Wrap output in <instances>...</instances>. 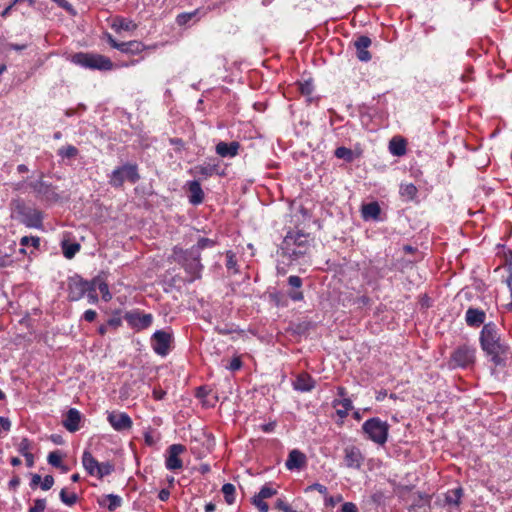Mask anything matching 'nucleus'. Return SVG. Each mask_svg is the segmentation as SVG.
Instances as JSON below:
<instances>
[{
    "label": "nucleus",
    "instance_id": "nucleus-1",
    "mask_svg": "<svg viewBox=\"0 0 512 512\" xmlns=\"http://www.w3.org/2000/svg\"><path fill=\"white\" fill-rule=\"evenodd\" d=\"M309 247L310 236L301 231H289L281 244L283 254L293 260L305 255Z\"/></svg>",
    "mask_w": 512,
    "mask_h": 512
},
{
    "label": "nucleus",
    "instance_id": "nucleus-2",
    "mask_svg": "<svg viewBox=\"0 0 512 512\" xmlns=\"http://www.w3.org/2000/svg\"><path fill=\"white\" fill-rule=\"evenodd\" d=\"M175 260L181 264L187 274H189V282H193L201 277L203 265L200 262V253L197 249H186L175 247L173 250Z\"/></svg>",
    "mask_w": 512,
    "mask_h": 512
},
{
    "label": "nucleus",
    "instance_id": "nucleus-3",
    "mask_svg": "<svg viewBox=\"0 0 512 512\" xmlns=\"http://www.w3.org/2000/svg\"><path fill=\"white\" fill-rule=\"evenodd\" d=\"M70 61L75 65L91 70L110 71L114 68L110 58L96 53L78 52L71 55Z\"/></svg>",
    "mask_w": 512,
    "mask_h": 512
},
{
    "label": "nucleus",
    "instance_id": "nucleus-4",
    "mask_svg": "<svg viewBox=\"0 0 512 512\" xmlns=\"http://www.w3.org/2000/svg\"><path fill=\"white\" fill-rule=\"evenodd\" d=\"M389 428L390 425L378 417L370 418L362 425V431L366 435V438L380 446H383L387 442Z\"/></svg>",
    "mask_w": 512,
    "mask_h": 512
},
{
    "label": "nucleus",
    "instance_id": "nucleus-5",
    "mask_svg": "<svg viewBox=\"0 0 512 512\" xmlns=\"http://www.w3.org/2000/svg\"><path fill=\"white\" fill-rule=\"evenodd\" d=\"M476 361V348L473 345L461 344L451 353L448 365L452 369L470 368Z\"/></svg>",
    "mask_w": 512,
    "mask_h": 512
},
{
    "label": "nucleus",
    "instance_id": "nucleus-6",
    "mask_svg": "<svg viewBox=\"0 0 512 512\" xmlns=\"http://www.w3.org/2000/svg\"><path fill=\"white\" fill-rule=\"evenodd\" d=\"M140 176L138 174L137 166L132 164H125L112 171L109 183L114 187H120L125 180L131 183H136Z\"/></svg>",
    "mask_w": 512,
    "mask_h": 512
},
{
    "label": "nucleus",
    "instance_id": "nucleus-7",
    "mask_svg": "<svg viewBox=\"0 0 512 512\" xmlns=\"http://www.w3.org/2000/svg\"><path fill=\"white\" fill-rule=\"evenodd\" d=\"M153 351L162 357L168 355L173 342V334L170 330H157L151 336Z\"/></svg>",
    "mask_w": 512,
    "mask_h": 512
},
{
    "label": "nucleus",
    "instance_id": "nucleus-8",
    "mask_svg": "<svg viewBox=\"0 0 512 512\" xmlns=\"http://www.w3.org/2000/svg\"><path fill=\"white\" fill-rule=\"evenodd\" d=\"M483 351L495 365H504L511 355L509 347L501 340L483 348Z\"/></svg>",
    "mask_w": 512,
    "mask_h": 512
},
{
    "label": "nucleus",
    "instance_id": "nucleus-9",
    "mask_svg": "<svg viewBox=\"0 0 512 512\" xmlns=\"http://www.w3.org/2000/svg\"><path fill=\"white\" fill-rule=\"evenodd\" d=\"M124 319L128 325L137 331L149 328L153 323V315L150 313H142L138 310L127 312Z\"/></svg>",
    "mask_w": 512,
    "mask_h": 512
},
{
    "label": "nucleus",
    "instance_id": "nucleus-10",
    "mask_svg": "<svg viewBox=\"0 0 512 512\" xmlns=\"http://www.w3.org/2000/svg\"><path fill=\"white\" fill-rule=\"evenodd\" d=\"M91 281H86L79 276H73L68 281V298L78 301L83 298L90 288Z\"/></svg>",
    "mask_w": 512,
    "mask_h": 512
},
{
    "label": "nucleus",
    "instance_id": "nucleus-11",
    "mask_svg": "<svg viewBox=\"0 0 512 512\" xmlns=\"http://www.w3.org/2000/svg\"><path fill=\"white\" fill-rule=\"evenodd\" d=\"M107 421L115 431H128L132 428L131 417L125 412L112 411L108 413Z\"/></svg>",
    "mask_w": 512,
    "mask_h": 512
},
{
    "label": "nucleus",
    "instance_id": "nucleus-12",
    "mask_svg": "<svg viewBox=\"0 0 512 512\" xmlns=\"http://www.w3.org/2000/svg\"><path fill=\"white\" fill-rule=\"evenodd\" d=\"M185 449V446L182 444H172L169 446L165 460V466L168 470H180L183 467V462L179 456L185 451Z\"/></svg>",
    "mask_w": 512,
    "mask_h": 512
},
{
    "label": "nucleus",
    "instance_id": "nucleus-13",
    "mask_svg": "<svg viewBox=\"0 0 512 512\" xmlns=\"http://www.w3.org/2000/svg\"><path fill=\"white\" fill-rule=\"evenodd\" d=\"M188 173L199 180L207 179L214 174H220L219 165L217 163H212L211 161L193 166L189 169Z\"/></svg>",
    "mask_w": 512,
    "mask_h": 512
},
{
    "label": "nucleus",
    "instance_id": "nucleus-14",
    "mask_svg": "<svg viewBox=\"0 0 512 512\" xmlns=\"http://www.w3.org/2000/svg\"><path fill=\"white\" fill-rule=\"evenodd\" d=\"M480 345L481 348H485L491 344H495L496 342L500 341V336L498 334L497 327L494 323L489 322L484 324L481 332H480Z\"/></svg>",
    "mask_w": 512,
    "mask_h": 512
},
{
    "label": "nucleus",
    "instance_id": "nucleus-15",
    "mask_svg": "<svg viewBox=\"0 0 512 512\" xmlns=\"http://www.w3.org/2000/svg\"><path fill=\"white\" fill-rule=\"evenodd\" d=\"M364 457L360 449L356 446H348L344 449V463L346 467L352 469H360Z\"/></svg>",
    "mask_w": 512,
    "mask_h": 512
},
{
    "label": "nucleus",
    "instance_id": "nucleus-16",
    "mask_svg": "<svg viewBox=\"0 0 512 512\" xmlns=\"http://www.w3.org/2000/svg\"><path fill=\"white\" fill-rule=\"evenodd\" d=\"M19 214L21 216L22 222L27 227L38 228L41 226L42 216L39 211L32 208L21 207L19 209Z\"/></svg>",
    "mask_w": 512,
    "mask_h": 512
},
{
    "label": "nucleus",
    "instance_id": "nucleus-17",
    "mask_svg": "<svg viewBox=\"0 0 512 512\" xmlns=\"http://www.w3.org/2000/svg\"><path fill=\"white\" fill-rule=\"evenodd\" d=\"M186 187H187V190L189 193V195H188L189 202L192 205L201 204L204 200V192L201 188L200 181L199 180L188 181L186 183Z\"/></svg>",
    "mask_w": 512,
    "mask_h": 512
},
{
    "label": "nucleus",
    "instance_id": "nucleus-18",
    "mask_svg": "<svg viewBox=\"0 0 512 512\" xmlns=\"http://www.w3.org/2000/svg\"><path fill=\"white\" fill-rule=\"evenodd\" d=\"M239 148L240 144L237 141L230 143L221 141L216 145L215 151L222 158H233L238 155Z\"/></svg>",
    "mask_w": 512,
    "mask_h": 512
},
{
    "label": "nucleus",
    "instance_id": "nucleus-19",
    "mask_svg": "<svg viewBox=\"0 0 512 512\" xmlns=\"http://www.w3.org/2000/svg\"><path fill=\"white\" fill-rule=\"evenodd\" d=\"M357 53V58L362 62H368L371 59V54L368 48L371 45V39L368 36H360L354 43Z\"/></svg>",
    "mask_w": 512,
    "mask_h": 512
},
{
    "label": "nucleus",
    "instance_id": "nucleus-20",
    "mask_svg": "<svg viewBox=\"0 0 512 512\" xmlns=\"http://www.w3.org/2000/svg\"><path fill=\"white\" fill-rule=\"evenodd\" d=\"M80 422L81 413L75 408H70L62 423L66 430L73 433L80 429Z\"/></svg>",
    "mask_w": 512,
    "mask_h": 512
},
{
    "label": "nucleus",
    "instance_id": "nucleus-21",
    "mask_svg": "<svg viewBox=\"0 0 512 512\" xmlns=\"http://www.w3.org/2000/svg\"><path fill=\"white\" fill-rule=\"evenodd\" d=\"M485 320L486 313L481 309L470 307L465 313L466 324L470 327H479Z\"/></svg>",
    "mask_w": 512,
    "mask_h": 512
},
{
    "label": "nucleus",
    "instance_id": "nucleus-22",
    "mask_svg": "<svg viewBox=\"0 0 512 512\" xmlns=\"http://www.w3.org/2000/svg\"><path fill=\"white\" fill-rule=\"evenodd\" d=\"M32 188L38 195L45 197L47 200L56 201L59 198L54 187L44 181H36L32 184Z\"/></svg>",
    "mask_w": 512,
    "mask_h": 512
},
{
    "label": "nucleus",
    "instance_id": "nucleus-23",
    "mask_svg": "<svg viewBox=\"0 0 512 512\" xmlns=\"http://www.w3.org/2000/svg\"><path fill=\"white\" fill-rule=\"evenodd\" d=\"M306 464V456L301 451L294 449L292 450L286 460L285 466L288 470L301 469Z\"/></svg>",
    "mask_w": 512,
    "mask_h": 512
},
{
    "label": "nucleus",
    "instance_id": "nucleus-24",
    "mask_svg": "<svg viewBox=\"0 0 512 512\" xmlns=\"http://www.w3.org/2000/svg\"><path fill=\"white\" fill-rule=\"evenodd\" d=\"M148 47L138 40H132L128 42H121L119 44L118 51L127 55H139Z\"/></svg>",
    "mask_w": 512,
    "mask_h": 512
},
{
    "label": "nucleus",
    "instance_id": "nucleus-25",
    "mask_svg": "<svg viewBox=\"0 0 512 512\" xmlns=\"http://www.w3.org/2000/svg\"><path fill=\"white\" fill-rule=\"evenodd\" d=\"M293 387L297 391L309 392L315 387V381L309 374L301 373L294 381Z\"/></svg>",
    "mask_w": 512,
    "mask_h": 512
},
{
    "label": "nucleus",
    "instance_id": "nucleus-26",
    "mask_svg": "<svg viewBox=\"0 0 512 512\" xmlns=\"http://www.w3.org/2000/svg\"><path fill=\"white\" fill-rule=\"evenodd\" d=\"M112 29L116 32L120 31H134L137 29V24L130 19L123 17H116L112 23Z\"/></svg>",
    "mask_w": 512,
    "mask_h": 512
},
{
    "label": "nucleus",
    "instance_id": "nucleus-27",
    "mask_svg": "<svg viewBox=\"0 0 512 512\" xmlns=\"http://www.w3.org/2000/svg\"><path fill=\"white\" fill-rule=\"evenodd\" d=\"M389 151L394 156H403L406 153V142L401 137H394L389 142Z\"/></svg>",
    "mask_w": 512,
    "mask_h": 512
},
{
    "label": "nucleus",
    "instance_id": "nucleus-28",
    "mask_svg": "<svg viewBox=\"0 0 512 512\" xmlns=\"http://www.w3.org/2000/svg\"><path fill=\"white\" fill-rule=\"evenodd\" d=\"M333 406L336 407V413L340 418L347 417L349 411L353 408L352 401L349 398L335 400Z\"/></svg>",
    "mask_w": 512,
    "mask_h": 512
},
{
    "label": "nucleus",
    "instance_id": "nucleus-29",
    "mask_svg": "<svg viewBox=\"0 0 512 512\" xmlns=\"http://www.w3.org/2000/svg\"><path fill=\"white\" fill-rule=\"evenodd\" d=\"M98 461L89 451H84L82 456V464L89 475L94 476L98 467Z\"/></svg>",
    "mask_w": 512,
    "mask_h": 512
},
{
    "label": "nucleus",
    "instance_id": "nucleus-30",
    "mask_svg": "<svg viewBox=\"0 0 512 512\" xmlns=\"http://www.w3.org/2000/svg\"><path fill=\"white\" fill-rule=\"evenodd\" d=\"M380 206L377 202L363 205L362 216L364 219H377L380 215Z\"/></svg>",
    "mask_w": 512,
    "mask_h": 512
},
{
    "label": "nucleus",
    "instance_id": "nucleus-31",
    "mask_svg": "<svg viewBox=\"0 0 512 512\" xmlns=\"http://www.w3.org/2000/svg\"><path fill=\"white\" fill-rule=\"evenodd\" d=\"M122 499L118 495L109 494L103 497L100 504L107 507L109 511H114L121 506Z\"/></svg>",
    "mask_w": 512,
    "mask_h": 512
},
{
    "label": "nucleus",
    "instance_id": "nucleus-32",
    "mask_svg": "<svg viewBox=\"0 0 512 512\" xmlns=\"http://www.w3.org/2000/svg\"><path fill=\"white\" fill-rule=\"evenodd\" d=\"M462 495L463 490L460 487L448 491V493L446 494V502L450 505L458 506L460 504Z\"/></svg>",
    "mask_w": 512,
    "mask_h": 512
},
{
    "label": "nucleus",
    "instance_id": "nucleus-33",
    "mask_svg": "<svg viewBox=\"0 0 512 512\" xmlns=\"http://www.w3.org/2000/svg\"><path fill=\"white\" fill-rule=\"evenodd\" d=\"M400 194L405 197L407 200H412L417 195V188L414 184H402L400 186Z\"/></svg>",
    "mask_w": 512,
    "mask_h": 512
},
{
    "label": "nucleus",
    "instance_id": "nucleus-34",
    "mask_svg": "<svg viewBox=\"0 0 512 512\" xmlns=\"http://www.w3.org/2000/svg\"><path fill=\"white\" fill-rule=\"evenodd\" d=\"M235 492L236 488L231 483H226L222 486V493L224 495L225 501L230 505L235 502Z\"/></svg>",
    "mask_w": 512,
    "mask_h": 512
},
{
    "label": "nucleus",
    "instance_id": "nucleus-35",
    "mask_svg": "<svg viewBox=\"0 0 512 512\" xmlns=\"http://www.w3.org/2000/svg\"><path fill=\"white\" fill-rule=\"evenodd\" d=\"M62 249L63 255L67 259H72L75 256V254L80 250V245L78 243L63 242Z\"/></svg>",
    "mask_w": 512,
    "mask_h": 512
},
{
    "label": "nucleus",
    "instance_id": "nucleus-36",
    "mask_svg": "<svg viewBox=\"0 0 512 512\" xmlns=\"http://www.w3.org/2000/svg\"><path fill=\"white\" fill-rule=\"evenodd\" d=\"M60 499L65 505L73 506L77 502L78 496L76 495V493H69L65 488H63L60 491Z\"/></svg>",
    "mask_w": 512,
    "mask_h": 512
},
{
    "label": "nucleus",
    "instance_id": "nucleus-37",
    "mask_svg": "<svg viewBox=\"0 0 512 512\" xmlns=\"http://www.w3.org/2000/svg\"><path fill=\"white\" fill-rule=\"evenodd\" d=\"M113 470L114 466L110 462L98 463V467L94 476L103 478L104 476L111 474Z\"/></svg>",
    "mask_w": 512,
    "mask_h": 512
},
{
    "label": "nucleus",
    "instance_id": "nucleus-38",
    "mask_svg": "<svg viewBox=\"0 0 512 512\" xmlns=\"http://www.w3.org/2000/svg\"><path fill=\"white\" fill-rule=\"evenodd\" d=\"M334 154L337 158L344 159L347 162H352L354 159L352 150L344 146L336 148Z\"/></svg>",
    "mask_w": 512,
    "mask_h": 512
},
{
    "label": "nucleus",
    "instance_id": "nucleus-39",
    "mask_svg": "<svg viewBox=\"0 0 512 512\" xmlns=\"http://www.w3.org/2000/svg\"><path fill=\"white\" fill-rule=\"evenodd\" d=\"M78 154V149L73 145L61 147L58 150V155L62 158H74Z\"/></svg>",
    "mask_w": 512,
    "mask_h": 512
},
{
    "label": "nucleus",
    "instance_id": "nucleus-40",
    "mask_svg": "<svg viewBox=\"0 0 512 512\" xmlns=\"http://www.w3.org/2000/svg\"><path fill=\"white\" fill-rule=\"evenodd\" d=\"M39 244H40V239L38 237L24 236L20 240V245L22 246V248L20 249V252L25 253L24 247H26L28 245H31V246L37 248L39 246Z\"/></svg>",
    "mask_w": 512,
    "mask_h": 512
},
{
    "label": "nucleus",
    "instance_id": "nucleus-41",
    "mask_svg": "<svg viewBox=\"0 0 512 512\" xmlns=\"http://www.w3.org/2000/svg\"><path fill=\"white\" fill-rule=\"evenodd\" d=\"M96 280H97L96 290L98 289L100 291V293L102 294V298L105 302L110 301L112 298V295L109 291L108 284L103 281H100L98 279H96Z\"/></svg>",
    "mask_w": 512,
    "mask_h": 512
},
{
    "label": "nucleus",
    "instance_id": "nucleus-42",
    "mask_svg": "<svg viewBox=\"0 0 512 512\" xmlns=\"http://www.w3.org/2000/svg\"><path fill=\"white\" fill-rule=\"evenodd\" d=\"M216 242L209 238H200L196 245L192 246L190 249H197V253H200L201 250L205 248H211L215 246Z\"/></svg>",
    "mask_w": 512,
    "mask_h": 512
},
{
    "label": "nucleus",
    "instance_id": "nucleus-43",
    "mask_svg": "<svg viewBox=\"0 0 512 512\" xmlns=\"http://www.w3.org/2000/svg\"><path fill=\"white\" fill-rule=\"evenodd\" d=\"M96 283H97V280L91 281L90 288L85 294L87 296L88 302L90 304H95L98 301V295L96 293Z\"/></svg>",
    "mask_w": 512,
    "mask_h": 512
},
{
    "label": "nucleus",
    "instance_id": "nucleus-44",
    "mask_svg": "<svg viewBox=\"0 0 512 512\" xmlns=\"http://www.w3.org/2000/svg\"><path fill=\"white\" fill-rule=\"evenodd\" d=\"M47 461L50 465L54 467H62V457L58 451H53L49 453Z\"/></svg>",
    "mask_w": 512,
    "mask_h": 512
},
{
    "label": "nucleus",
    "instance_id": "nucleus-45",
    "mask_svg": "<svg viewBox=\"0 0 512 512\" xmlns=\"http://www.w3.org/2000/svg\"><path fill=\"white\" fill-rule=\"evenodd\" d=\"M198 13V10H195L193 12H186L181 13L177 16L176 22L178 25H185L187 24L196 14Z\"/></svg>",
    "mask_w": 512,
    "mask_h": 512
},
{
    "label": "nucleus",
    "instance_id": "nucleus-46",
    "mask_svg": "<svg viewBox=\"0 0 512 512\" xmlns=\"http://www.w3.org/2000/svg\"><path fill=\"white\" fill-rule=\"evenodd\" d=\"M277 493L276 489H273L269 485H264L259 493L257 494L260 498L267 499L274 496Z\"/></svg>",
    "mask_w": 512,
    "mask_h": 512
},
{
    "label": "nucleus",
    "instance_id": "nucleus-47",
    "mask_svg": "<svg viewBox=\"0 0 512 512\" xmlns=\"http://www.w3.org/2000/svg\"><path fill=\"white\" fill-rule=\"evenodd\" d=\"M46 509V500L45 499H36L34 500V504L30 507L28 512H44Z\"/></svg>",
    "mask_w": 512,
    "mask_h": 512
},
{
    "label": "nucleus",
    "instance_id": "nucleus-48",
    "mask_svg": "<svg viewBox=\"0 0 512 512\" xmlns=\"http://www.w3.org/2000/svg\"><path fill=\"white\" fill-rule=\"evenodd\" d=\"M253 504L258 508L260 512H268L269 507L266 502H264L263 498H260L258 495L253 497Z\"/></svg>",
    "mask_w": 512,
    "mask_h": 512
},
{
    "label": "nucleus",
    "instance_id": "nucleus-49",
    "mask_svg": "<svg viewBox=\"0 0 512 512\" xmlns=\"http://www.w3.org/2000/svg\"><path fill=\"white\" fill-rule=\"evenodd\" d=\"M30 450H31V443H30L29 439L23 438L21 440V442L19 443L18 451L24 456L26 454L31 453Z\"/></svg>",
    "mask_w": 512,
    "mask_h": 512
},
{
    "label": "nucleus",
    "instance_id": "nucleus-50",
    "mask_svg": "<svg viewBox=\"0 0 512 512\" xmlns=\"http://www.w3.org/2000/svg\"><path fill=\"white\" fill-rule=\"evenodd\" d=\"M54 485V478L51 475H46L44 479H41V489L47 491Z\"/></svg>",
    "mask_w": 512,
    "mask_h": 512
},
{
    "label": "nucleus",
    "instance_id": "nucleus-51",
    "mask_svg": "<svg viewBox=\"0 0 512 512\" xmlns=\"http://www.w3.org/2000/svg\"><path fill=\"white\" fill-rule=\"evenodd\" d=\"M313 490L318 491L322 495L328 494L327 487L320 483H314V484L308 486L305 491L308 492V491H313Z\"/></svg>",
    "mask_w": 512,
    "mask_h": 512
},
{
    "label": "nucleus",
    "instance_id": "nucleus-52",
    "mask_svg": "<svg viewBox=\"0 0 512 512\" xmlns=\"http://www.w3.org/2000/svg\"><path fill=\"white\" fill-rule=\"evenodd\" d=\"M226 259H227V261H226L227 269H229V270L235 269V267L237 265V261H236L235 255L231 251H228L226 253Z\"/></svg>",
    "mask_w": 512,
    "mask_h": 512
},
{
    "label": "nucleus",
    "instance_id": "nucleus-53",
    "mask_svg": "<svg viewBox=\"0 0 512 512\" xmlns=\"http://www.w3.org/2000/svg\"><path fill=\"white\" fill-rule=\"evenodd\" d=\"M241 367H242V361H241L240 357L236 356V357L232 358V360L230 361V364L227 368L231 371H237Z\"/></svg>",
    "mask_w": 512,
    "mask_h": 512
},
{
    "label": "nucleus",
    "instance_id": "nucleus-54",
    "mask_svg": "<svg viewBox=\"0 0 512 512\" xmlns=\"http://www.w3.org/2000/svg\"><path fill=\"white\" fill-rule=\"evenodd\" d=\"M11 428V422L8 418L0 417V436L3 432H8Z\"/></svg>",
    "mask_w": 512,
    "mask_h": 512
},
{
    "label": "nucleus",
    "instance_id": "nucleus-55",
    "mask_svg": "<svg viewBox=\"0 0 512 512\" xmlns=\"http://www.w3.org/2000/svg\"><path fill=\"white\" fill-rule=\"evenodd\" d=\"M291 287L299 289L302 286V279L299 276L291 275L288 278Z\"/></svg>",
    "mask_w": 512,
    "mask_h": 512
},
{
    "label": "nucleus",
    "instance_id": "nucleus-56",
    "mask_svg": "<svg viewBox=\"0 0 512 512\" xmlns=\"http://www.w3.org/2000/svg\"><path fill=\"white\" fill-rule=\"evenodd\" d=\"M340 512H358V508L352 502H345L342 505Z\"/></svg>",
    "mask_w": 512,
    "mask_h": 512
},
{
    "label": "nucleus",
    "instance_id": "nucleus-57",
    "mask_svg": "<svg viewBox=\"0 0 512 512\" xmlns=\"http://www.w3.org/2000/svg\"><path fill=\"white\" fill-rule=\"evenodd\" d=\"M55 2L59 7L65 9L68 12L73 11L72 5L67 0H52Z\"/></svg>",
    "mask_w": 512,
    "mask_h": 512
},
{
    "label": "nucleus",
    "instance_id": "nucleus-58",
    "mask_svg": "<svg viewBox=\"0 0 512 512\" xmlns=\"http://www.w3.org/2000/svg\"><path fill=\"white\" fill-rule=\"evenodd\" d=\"M97 316V313L96 311L92 310V309H89V310H86L83 314V318L84 320H86L87 322H92L95 320Z\"/></svg>",
    "mask_w": 512,
    "mask_h": 512
},
{
    "label": "nucleus",
    "instance_id": "nucleus-59",
    "mask_svg": "<svg viewBox=\"0 0 512 512\" xmlns=\"http://www.w3.org/2000/svg\"><path fill=\"white\" fill-rule=\"evenodd\" d=\"M276 507L283 512H293L291 507L286 502L280 499L277 501Z\"/></svg>",
    "mask_w": 512,
    "mask_h": 512
},
{
    "label": "nucleus",
    "instance_id": "nucleus-60",
    "mask_svg": "<svg viewBox=\"0 0 512 512\" xmlns=\"http://www.w3.org/2000/svg\"><path fill=\"white\" fill-rule=\"evenodd\" d=\"M170 143L176 147L178 151L184 148V142L180 138H171Z\"/></svg>",
    "mask_w": 512,
    "mask_h": 512
},
{
    "label": "nucleus",
    "instance_id": "nucleus-61",
    "mask_svg": "<svg viewBox=\"0 0 512 512\" xmlns=\"http://www.w3.org/2000/svg\"><path fill=\"white\" fill-rule=\"evenodd\" d=\"M312 90H313V87H312L311 83H309V82H306L301 85L302 94L310 95L312 93Z\"/></svg>",
    "mask_w": 512,
    "mask_h": 512
},
{
    "label": "nucleus",
    "instance_id": "nucleus-62",
    "mask_svg": "<svg viewBox=\"0 0 512 512\" xmlns=\"http://www.w3.org/2000/svg\"><path fill=\"white\" fill-rule=\"evenodd\" d=\"M122 321L118 317H114L108 320L107 325L113 328H118L121 325Z\"/></svg>",
    "mask_w": 512,
    "mask_h": 512
},
{
    "label": "nucleus",
    "instance_id": "nucleus-63",
    "mask_svg": "<svg viewBox=\"0 0 512 512\" xmlns=\"http://www.w3.org/2000/svg\"><path fill=\"white\" fill-rule=\"evenodd\" d=\"M289 297L293 301H301V300H303L304 295H303V292H301V291H295V292L289 293Z\"/></svg>",
    "mask_w": 512,
    "mask_h": 512
},
{
    "label": "nucleus",
    "instance_id": "nucleus-64",
    "mask_svg": "<svg viewBox=\"0 0 512 512\" xmlns=\"http://www.w3.org/2000/svg\"><path fill=\"white\" fill-rule=\"evenodd\" d=\"M41 485V476L38 475V474H33L32 475V479H31V482H30V486L32 488L36 487L37 485Z\"/></svg>",
    "mask_w": 512,
    "mask_h": 512
}]
</instances>
